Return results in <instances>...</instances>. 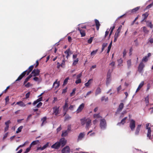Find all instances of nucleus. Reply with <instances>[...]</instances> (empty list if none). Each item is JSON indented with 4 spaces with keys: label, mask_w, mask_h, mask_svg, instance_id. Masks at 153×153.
Wrapping results in <instances>:
<instances>
[{
    "label": "nucleus",
    "mask_w": 153,
    "mask_h": 153,
    "mask_svg": "<svg viewBox=\"0 0 153 153\" xmlns=\"http://www.w3.org/2000/svg\"><path fill=\"white\" fill-rule=\"evenodd\" d=\"M8 135V133H6L4 135V136L3 138V140H4L6 137H7Z\"/></svg>",
    "instance_id": "nucleus-53"
},
{
    "label": "nucleus",
    "mask_w": 153,
    "mask_h": 153,
    "mask_svg": "<svg viewBox=\"0 0 153 153\" xmlns=\"http://www.w3.org/2000/svg\"><path fill=\"white\" fill-rule=\"evenodd\" d=\"M58 142L59 143L60 146L62 148L66 144L67 140L64 138L63 137L60 139Z\"/></svg>",
    "instance_id": "nucleus-5"
},
{
    "label": "nucleus",
    "mask_w": 153,
    "mask_h": 153,
    "mask_svg": "<svg viewBox=\"0 0 153 153\" xmlns=\"http://www.w3.org/2000/svg\"><path fill=\"white\" fill-rule=\"evenodd\" d=\"M97 66L96 65H92L90 68V71H92V70H93V69L95 68H96Z\"/></svg>",
    "instance_id": "nucleus-52"
},
{
    "label": "nucleus",
    "mask_w": 153,
    "mask_h": 153,
    "mask_svg": "<svg viewBox=\"0 0 153 153\" xmlns=\"http://www.w3.org/2000/svg\"><path fill=\"white\" fill-rule=\"evenodd\" d=\"M82 76V73L81 72L79 74L77 75L76 76V78L77 79H80V78Z\"/></svg>",
    "instance_id": "nucleus-54"
},
{
    "label": "nucleus",
    "mask_w": 153,
    "mask_h": 153,
    "mask_svg": "<svg viewBox=\"0 0 153 153\" xmlns=\"http://www.w3.org/2000/svg\"><path fill=\"white\" fill-rule=\"evenodd\" d=\"M95 22L97 30H98L99 29L100 26V22L97 19H95Z\"/></svg>",
    "instance_id": "nucleus-17"
},
{
    "label": "nucleus",
    "mask_w": 153,
    "mask_h": 153,
    "mask_svg": "<svg viewBox=\"0 0 153 153\" xmlns=\"http://www.w3.org/2000/svg\"><path fill=\"white\" fill-rule=\"evenodd\" d=\"M61 152L62 153H69L70 148L68 146H66L62 150Z\"/></svg>",
    "instance_id": "nucleus-10"
},
{
    "label": "nucleus",
    "mask_w": 153,
    "mask_h": 153,
    "mask_svg": "<svg viewBox=\"0 0 153 153\" xmlns=\"http://www.w3.org/2000/svg\"><path fill=\"white\" fill-rule=\"evenodd\" d=\"M127 117H124L123 119L121 121L120 123H118V125L120 124H122L123 125L126 122V120L127 119Z\"/></svg>",
    "instance_id": "nucleus-26"
},
{
    "label": "nucleus",
    "mask_w": 153,
    "mask_h": 153,
    "mask_svg": "<svg viewBox=\"0 0 153 153\" xmlns=\"http://www.w3.org/2000/svg\"><path fill=\"white\" fill-rule=\"evenodd\" d=\"M129 127L131 131H133L134 130L135 127V122L134 120L131 119L130 120Z\"/></svg>",
    "instance_id": "nucleus-4"
},
{
    "label": "nucleus",
    "mask_w": 153,
    "mask_h": 153,
    "mask_svg": "<svg viewBox=\"0 0 153 153\" xmlns=\"http://www.w3.org/2000/svg\"><path fill=\"white\" fill-rule=\"evenodd\" d=\"M23 128V126H20L17 129V130L16 131V133H18L19 132H21L22 130V128Z\"/></svg>",
    "instance_id": "nucleus-33"
},
{
    "label": "nucleus",
    "mask_w": 153,
    "mask_h": 153,
    "mask_svg": "<svg viewBox=\"0 0 153 153\" xmlns=\"http://www.w3.org/2000/svg\"><path fill=\"white\" fill-rule=\"evenodd\" d=\"M30 148H27L26 149L25 151L24 152V153H28L30 151Z\"/></svg>",
    "instance_id": "nucleus-61"
},
{
    "label": "nucleus",
    "mask_w": 153,
    "mask_h": 153,
    "mask_svg": "<svg viewBox=\"0 0 153 153\" xmlns=\"http://www.w3.org/2000/svg\"><path fill=\"white\" fill-rule=\"evenodd\" d=\"M42 148L41 147H38L36 149V151L37 152H38L39 150H43V149H42Z\"/></svg>",
    "instance_id": "nucleus-49"
},
{
    "label": "nucleus",
    "mask_w": 153,
    "mask_h": 153,
    "mask_svg": "<svg viewBox=\"0 0 153 153\" xmlns=\"http://www.w3.org/2000/svg\"><path fill=\"white\" fill-rule=\"evenodd\" d=\"M29 79H30L29 78V77H27L25 79L24 82V84H25L29 80Z\"/></svg>",
    "instance_id": "nucleus-56"
},
{
    "label": "nucleus",
    "mask_w": 153,
    "mask_h": 153,
    "mask_svg": "<svg viewBox=\"0 0 153 153\" xmlns=\"http://www.w3.org/2000/svg\"><path fill=\"white\" fill-rule=\"evenodd\" d=\"M33 80L35 81H38L39 80V78L36 77H35L33 78Z\"/></svg>",
    "instance_id": "nucleus-64"
},
{
    "label": "nucleus",
    "mask_w": 153,
    "mask_h": 153,
    "mask_svg": "<svg viewBox=\"0 0 153 153\" xmlns=\"http://www.w3.org/2000/svg\"><path fill=\"white\" fill-rule=\"evenodd\" d=\"M49 146V143L48 142L47 143L45 144L44 146H43L42 147V149L43 150H44L47 148Z\"/></svg>",
    "instance_id": "nucleus-42"
},
{
    "label": "nucleus",
    "mask_w": 153,
    "mask_h": 153,
    "mask_svg": "<svg viewBox=\"0 0 153 153\" xmlns=\"http://www.w3.org/2000/svg\"><path fill=\"white\" fill-rule=\"evenodd\" d=\"M120 32L117 31L115 33L114 36L118 38L120 36Z\"/></svg>",
    "instance_id": "nucleus-44"
},
{
    "label": "nucleus",
    "mask_w": 153,
    "mask_h": 153,
    "mask_svg": "<svg viewBox=\"0 0 153 153\" xmlns=\"http://www.w3.org/2000/svg\"><path fill=\"white\" fill-rule=\"evenodd\" d=\"M144 84V82L143 81H142L140 83L139 85V86H140L141 87H142Z\"/></svg>",
    "instance_id": "nucleus-60"
},
{
    "label": "nucleus",
    "mask_w": 153,
    "mask_h": 153,
    "mask_svg": "<svg viewBox=\"0 0 153 153\" xmlns=\"http://www.w3.org/2000/svg\"><path fill=\"white\" fill-rule=\"evenodd\" d=\"M68 134V133L67 131H64L62 132L61 135L62 137H65Z\"/></svg>",
    "instance_id": "nucleus-35"
},
{
    "label": "nucleus",
    "mask_w": 153,
    "mask_h": 153,
    "mask_svg": "<svg viewBox=\"0 0 153 153\" xmlns=\"http://www.w3.org/2000/svg\"><path fill=\"white\" fill-rule=\"evenodd\" d=\"M133 51V48L132 47L131 48L129 49V54L130 55H131L132 54V52Z\"/></svg>",
    "instance_id": "nucleus-63"
},
{
    "label": "nucleus",
    "mask_w": 153,
    "mask_h": 153,
    "mask_svg": "<svg viewBox=\"0 0 153 153\" xmlns=\"http://www.w3.org/2000/svg\"><path fill=\"white\" fill-rule=\"evenodd\" d=\"M16 104L18 105L21 107H24L25 106V105L23 102L22 101H20L17 102Z\"/></svg>",
    "instance_id": "nucleus-23"
},
{
    "label": "nucleus",
    "mask_w": 153,
    "mask_h": 153,
    "mask_svg": "<svg viewBox=\"0 0 153 153\" xmlns=\"http://www.w3.org/2000/svg\"><path fill=\"white\" fill-rule=\"evenodd\" d=\"M93 118H102V116L100 115V114H94L93 115Z\"/></svg>",
    "instance_id": "nucleus-25"
},
{
    "label": "nucleus",
    "mask_w": 153,
    "mask_h": 153,
    "mask_svg": "<svg viewBox=\"0 0 153 153\" xmlns=\"http://www.w3.org/2000/svg\"><path fill=\"white\" fill-rule=\"evenodd\" d=\"M76 88H74L72 91V92H71L70 94V96L71 97H72L75 94V91H76Z\"/></svg>",
    "instance_id": "nucleus-37"
},
{
    "label": "nucleus",
    "mask_w": 153,
    "mask_h": 153,
    "mask_svg": "<svg viewBox=\"0 0 153 153\" xmlns=\"http://www.w3.org/2000/svg\"><path fill=\"white\" fill-rule=\"evenodd\" d=\"M123 57H125L126 55V50L125 49L123 51Z\"/></svg>",
    "instance_id": "nucleus-62"
},
{
    "label": "nucleus",
    "mask_w": 153,
    "mask_h": 153,
    "mask_svg": "<svg viewBox=\"0 0 153 153\" xmlns=\"http://www.w3.org/2000/svg\"><path fill=\"white\" fill-rule=\"evenodd\" d=\"M101 92V89L100 87H98L96 90L95 95L96 96L100 94Z\"/></svg>",
    "instance_id": "nucleus-24"
},
{
    "label": "nucleus",
    "mask_w": 153,
    "mask_h": 153,
    "mask_svg": "<svg viewBox=\"0 0 153 153\" xmlns=\"http://www.w3.org/2000/svg\"><path fill=\"white\" fill-rule=\"evenodd\" d=\"M148 60V58L146 56H145L143 57L142 59V61L145 62H147Z\"/></svg>",
    "instance_id": "nucleus-43"
},
{
    "label": "nucleus",
    "mask_w": 153,
    "mask_h": 153,
    "mask_svg": "<svg viewBox=\"0 0 153 153\" xmlns=\"http://www.w3.org/2000/svg\"><path fill=\"white\" fill-rule=\"evenodd\" d=\"M69 79V77H67L64 80L63 84V86H65L67 84Z\"/></svg>",
    "instance_id": "nucleus-32"
},
{
    "label": "nucleus",
    "mask_w": 153,
    "mask_h": 153,
    "mask_svg": "<svg viewBox=\"0 0 153 153\" xmlns=\"http://www.w3.org/2000/svg\"><path fill=\"white\" fill-rule=\"evenodd\" d=\"M40 71L38 69H34L32 72L31 74L33 76H36L39 75Z\"/></svg>",
    "instance_id": "nucleus-11"
},
{
    "label": "nucleus",
    "mask_w": 153,
    "mask_h": 153,
    "mask_svg": "<svg viewBox=\"0 0 153 153\" xmlns=\"http://www.w3.org/2000/svg\"><path fill=\"white\" fill-rule=\"evenodd\" d=\"M127 65L128 68H129L131 66V59L128 60L127 62Z\"/></svg>",
    "instance_id": "nucleus-31"
},
{
    "label": "nucleus",
    "mask_w": 153,
    "mask_h": 153,
    "mask_svg": "<svg viewBox=\"0 0 153 153\" xmlns=\"http://www.w3.org/2000/svg\"><path fill=\"white\" fill-rule=\"evenodd\" d=\"M107 81H106V84L107 85H108L109 84V82H110V81L109 80V77H108V76H107Z\"/></svg>",
    "instance_id": "nucleus-58"
},
{
    "label": "nucleus",
    "mask_w": 153,
    "mask_h": 153,
    "mask_svg": "<svg viewBox=\"0 0 153 153\" xmlns=\"http://www.w3.org/2000/svg\"><path fill=\"white\" fill-rule=\"evenodd\" d=\"M40 101H39V99L38 98L33 103V105H35L38 102H39L36 105V107L37 108H39L42 105V102H40Z\"/></svg>",
    "instance_id": "nucleus-6"
},
{
    "label": "nucleus",
    "mask_w": 153,
    "mask_h": 153,
    "mask_svg": "<svg viewBox=\"0 0 153 153\" xmlns=\"http://www.w3.org/2000/svg\"><path fill=\"white\" fill-rule=\"evenodd\" d=\"M30 94V92H28L26 94L25 98L26 99H27L29 98Z\"/></svg>",
    "instance_id": "nucleus-50"
},
{
    "label": "nucleus",
    "mask_w": 153,
    "mask_h": 153,
    "mask_svg": "<svg viewBox=\"0 0 153 153\" xmlns=\"http://www.w3.org/2000/svg\"><path fill=\"white\" fill-rule=\"evenodd\" d=\"M34 66L33 65H32L29 67L28 68L26 71H24L18 77V78L16 80V82L21 80L26 74L28 75L32 71Z\"/></svg>",
    "instance_id": "nucleus-2"
},
{
    "label": "nucleus",
    "mask_w": 153,
    "mask_h": 153,
    "mask_svg": "<svg viewBox=\"0 0 153 153\" xmlns=\"http://www.w3.org/2000/svg\"><path fill=\"white\" fill-rule=\"evenodd\" d=\"M108 97H105V96H103L102 97L101 99V100L102 101H105V102L108 101Z\"/></svg>",
    "instance_id": "nucleus-34"
},
{
    "label": "nucleus",
    "mask_w": 153,
    "mask_h": 153,
    "mask_svg": "<svg viewBox=\"0 0 153 153\" xmlns=\"http://www.w3.org/2000/svg\"><path fill=\"white\" fill-rule=\"evenodd\" d=\"M81 80L80 79H77L75 81V83L76 84H78L81 83Z\"/></svg>",
    "instance_id": "nucleus-48"
},
{
    "label": "nucleus",
    "mask_w": 153,
    "mask_h": 153,
    "mask_svg": "<svg viewBox=\"0 0 153 153\" xmlns=\"http://www.w3.org/2000/svg\"><path fill=\"white\" fill-rule=\"evenodd\" d=\"M92 80L93 79H89L88 82L85 84V86L86 87H88L89 86L91 83V81H92Z\"/></svg>",
    "instance_id": "nucleus-27"
},
{
    "label": "nucleus",
    "mask_w": 153,
    "mask_h": 153,
    "mask_svg": "<svg viewBox=\"0 0 153 153\" xmlns=\"http://www.w3.org/2000/svg\"><path fill=\"white\" fill-rule=\"evenodd\" d=\"M145 101L146 103L148 104L149 103V95L147 96L145 98Z\"/></svg>",
    "instance_id": "nucleus-45"
},
{
    "label": "nucleus",
    "mask_w": 153,
    "mask_h": 153,
    "mask_svg": "<svg viewBox=\"0 0 153 153\" xmlns=\"http://www.w3.org/2000/svg\"><path fill=\"white\" fill-rule=\"evenodd\" d=\"M68 103H65V105L63 106V110L64 111H65V112L64 113V116L65 115L66 112L68 110Z\"/></svg>",
    "instance_id": "nucleus-16"
},
{
    "label": "nucleus",
    "mask_w": 153,
    "mask_h": 153,
    "mask_svg": "<svg viewBox=\"0 0 153 153\" xmlns=\"http://www.w3.org/2000/svg\"><path fill=\"white\" fill-rule=\"evenodd\" d=\"M151 128H149L148 129V132L147 134V136L148 137L149 139L150 140H151L152 139L151 138Z\"/></svg>",
    "instance_id": "nucleus-21"
},
{
    "label": "nucleus",
    "mask_w": 153,
    "mask_h": 153,
    "mask_svg": "<svg viewBox=\"0 0 153 153\" xmlns=\"http://www.w3.org/2000/svg\"><path fill=\"white\" fill-rule=\"evenodd\" d=\"M66 60L65 59L62 60V63L61 64V66L62 68H64L65 65V62Z\"/></svg>",
    "instance_id": "nucleus-38"
},
{
    "label": "nucleus",
    "mask_w": 153,
    "mask_h": 153,
    "mask_svg": "<svg viewBox=\"0 0 153 153\" xmlns=\"http://www.w3.org/2000/svg\"><path fill=\"white\" fill-rule=\"evenodd\" d=\"M92 41V38H90L88 41V43L89 44H91V43Z\"/></svg>",
    "instance_id": "nucleus-55"
},
{
    "label": "nucleus",
    "mask_w": 153,
    "mask_h": 153,
    "mask_svg": "<svg viewBox=\"0 0 153 153\" xmlns=\"http://www.w3.org/2000/svg\"><path fill=\"white\" fill-rule=\"evenodd\" d=\"M115 62H112L111 63H110V65L112 67H113L115 66Z\"/></svg>",
    "instance_id": "nucleus-59"
},
{
    "label": "nucleus",
    "mask_w": 153,
    "mask_h": 153,
    "mask_svg": "<svg viewBox=\"0 0 153 153\" xmlns=\"http://www.w3.org/2000/svg\"><path fill=\"white\" fill-rule=\"evenodd\" d=\"M149 15V13L148 12H145L142 15V16L143 18V19L142 20V22L144 21L145 19H146Z\"/></svg>",
    "instance_id": "nucleus-18"
},
{
    "label": "nucleus",
    "mask_w": 153,
    "mask_h": 153,
    "mask_svg": "<svg viewBox=\"0 0 153 153\" xmlns=\"http://www.w3.org/2000/svg\"><path fill=\"white\" fill-rule=\"evenodd\" d=\"M71 53V51L69 48L66 50V51L65 52V53L67 55L66 57L67 58V59H68V57L69 56V53Z\"/></svg>",
    "instance_id": "nucleus-20"
},
{
    "label": "nucleus",
    "mask_w": 153,
    "mask_h": 153,
    "mask_svg": "<svg viewBox=\"0 0 153 153\" xmlns=\"http://www.w3.org/2000/svg\"><path fill=\"white\" fill-rule=\"evenodd\" d=\"M85 106V104L84 103H82L78 107V109L76 111V113H78L80 112H81Z\"/></svg>",
    "instance_id": "nucleus-12"
},
{
    "label": "nucleus",
    "mask_w": 153,
    "mask_h": 153,
    "mask_svg": "<svg viewBox=\"0 0 153 153\" xmlns=\"http://www.w3.org/2000/svg\"><path fill=\"white\" fill-rule=\"evenodd\" d=\"M81 123L82 125H84L85 124H86V128L88 130L89 129L90 126L92 125L91 120L89 118H86L84 117L80 119Z\"/></svg>",
    "instance_id": "nucleus-1"
},
{
    "label": "nucleus",
    "mask_w": 153,
    "mask_h": 153,
    "mask_svg": "<svg viewBox=\"0 0 153 153\" xmlns=\"http://www.w3.org/2000/svg\"><path fill=\"white\" fill-rule=\"evenodd\" d=\"M147 22H148V23L147 24L148 26L151 28H152L153 25L152 24V22L147 21Z\"/></svg>",
    "instance_id": "nucleus-39"
},
{
    "label": "nucleus",
    "mask_w": 153,
    "mask_h": 153,
    "mask_svg": "<svg viewBox=\"0 0 153 153\" xmlns=\"http://www.w3.org/2000/svg\"><path fill=\"white\" fill-rule=\"evenodd\" d=\"M98 51V49H96L95 51H93L91 53V56H94L97 53Z\"/></svg>",
    "instance_id": "nucleus-40"
},
{
    "label": "nucleus",
    "mask_w": 153,
    "mask_h": 153,
    "mask_svg": "<svg viewBox=\"0 0 153 153\" xmlns=\"http://www.w3.org/2000/svg\"><path fill=\"white\" fill-rule=\"evenodd\" d=\"M61 129V126L60 125V126L56 129L57 132H59Z\"/></svg>",
    "instance_id": "nucleus-57"
},
{
    "label": "nucleus",
    "mask_w": 153,
    "mask_h": 153,
    "mask_svg": "<svg viewBox=\"0 0 153 153\" xmlns=\"http://www.w3.org/2000/svg\"><path fill=\"white\" fill-rule=\"evenodd\" d=\"M47 117H44L41 119V121H42V123L41 124V126H43L44 124L47 123L46 121Z\"/></svg>",
    "instance_id": "nucleus-22"
},
{
    "label": "nucleus",
    "mask_w": 153,
    "mask_h": 153,
    "mask_svg": "<svg viewBox=\"0 0 153 153\" xmlns=\"http://www.w3.org/2000/svg\"><path fill=\"white\" fill-rule=\"evenodd\" d=\"M140 7H137L131 10V12L132 13H134L140 9Z\"/></svg>",
    "instance_id": "nucleus-29"
},
{
    "label": "nucleus",
    "mask_w": 153,
    "mask_h": 153,
    "mask_svg": "<svg viewBox=\"0 0 153 153\" xmlns=\"http://www.w3.org/2000/svg\"><path fill=\"white\" fill-rule=\"evenodd\" d=\"M59 86V83H58L56 81L55 82L53 85V87H54L55 88H58Z\"/></svg>",
    "instance_id": "nucleus-28"
},
{
    "label": "nucleus",
    "mask_w": 153,
    "mask_h": 153,
    "mask_svg": "<svg viewBox=\"0 0 153 153\" xmlns=\"http://www.w3.org/2000/svg\"><path fill=\"white\" fill-rule=\"evenodd\" d=\"M100 126L101 129H105L107 126V123L104 119L100 120Z\"/></svg>",
    "instance_id": "nucleus-3"
},
{
    "label": "nucleus",
    "mask_w": 153,
    "mask_h": 153,
    "mask_svg": "<svg viewBox=\"0 0 153 153\" xmlns=\"http://www.w3.org/2000/svg\"><path fill=\"white\" fill-rule=\"evenodd\" d=\"M115 28V26L114 25L113 27L111 28V30L110 33L109 34V36H111V34H112V33L113 32V31L114 30V29Z\"/></svg>",
    "instance_id": "nucleus-41"
},
{
    "label": "nucleus",
    "mask_w": 153,
    "mask_h": 153,
    "mask_svg": "<svg viewBox=\"0 0 153 153\" xmlns=\"http://www.w3.org/2000/svg\"><path fill=\"white\" fill-rule=\"evenodd\" d=\"M11 123L10 121L9 120L5 122V125L6 126L9 127V124Z\"/></svg>",
    "instance_id": "nucleus-47"
},
{
    "label": "nucleus",
    "mask_w": 153,
    "mask_h": 153,
    "mask_svg": "<svg viewBox=\"0 0 153 153\" xmlns=\"http://www.w3.org/2000/svg\"><path fill=\"white\" fill-rule=\"evenodd\" d=\"M141 126V125H139L137 126L135 132V134L136 135H137L138 134L140 130V128Z\"/></svg>",
    "instance_id": "nucleus-19"
},
{
    "label": "nucleus",
    "mask_w": 153,
    "mask_h": 153,
    "mask_svg": "<svg viewBox=\"0 0 153 153\" xmlns=\"http://www.w3.org/2000/svg\"><path fill=\"white\" fill-rule=\"evenodd\" d=\"M39 140H36L33 141L31 143V145H35L39 143Z\"/></svg>",
    "instance_id": "nucleus-36"
},
{
    "label": "nucleus",
    "mask_w": 153,
    "mask_h": 153,
    "mask_svg": "<svg viewBox=\"0 0 153 153\" xmlns=\"http://www.w3.org/2000/svg\"><path fill=\"white\" fill-rule=\"evenodd\" d=\"M71 118V117L69 116V115H66L65 117V120H68L69 119H70Z\"/></svg>",
    "instance_id": "nucleus-51"
},
{
    "label": "nucleus",
    "mask_w": 153,
    "mask_h": 153,
    "mask_svg": "<svg viewBox=\"0 0 153 153\" xmlns=\"http://www.w3.org/2000/svg\"><path fill=\"white\" fill-rule=\"evenodd\" d=\"M59 107L55 106L53 108V113L55 115H57L59 114Z\"/></svg>",
    "instance_id": "nucleus-9"
},
{
    "label": "nucleus",
    "mask_w": 153,
    "mask_h": 153,
    "mask_svg": "<svg viewBox=\"0 0 153 153\" xmlns=\"http://www.w3.org/2000/svg\"><path fill=\"white\" fill-rule=\"evenodd\" d=\"M60 146L59 143L57 141L53 144L51 146V148L52 149H58L60 147Z\"/></svg>",
    "instance_id": "nucleus-8"
},
{
    "label": "nucleus",
    "mask_w": 153,
    "mask_h": 153,
    "mask_svg": "<svg viewBox=\"0 0 153 153\" xmlns=\"http://www.w3.org/2000/svg\"><path fill=\"white\" fill-rule=\"evenodd\" d=\"M79 61L78 59L77 58L76 60H74L73 63V65H75Z\"/></svg>",
    "instance_id": "nucleus-46"
},
{
    "label": "nucleus",
    "mask_w": 153,
    "mask_h": 153,
    "mask_svg": "<svg viewBox=\"0 0 153 153\" xmlns=\"http://www.w3.org/2000/svg\"><path fill=\"white\" fill-rule=\"evenodd\" d=\"M124 107V104L123 103H121L119 105L118 108L117 112H119L121 111L123 109V108Z\"/></svg>",
    "instance_id": "nucleus-15"
},
{
    "label": "nucleus",
    "mask_w": 153,
    "mask_h": 153,
    "mask_svg": "<svg viewBox=\"0 0 153 153\" xmlns=\"http://www.w3.org/2000/svg\"><path fill=\"white\" fill-rule=\"evenodd\" d=\"M143 31L146 34H148L149 32V30H148L147 28L145 27H143Z\"/></svg>",
    "instance_id": "nucleus-30"
},
{
    "label": "nucleus",
    "mask_w": 153,
    "mask_h": 153,
    "mask_svg": "<svg viewBox=\"0 0 153 153\" xmlns=\"http://www.w3.org/2000/svg\"><path fill=\"white\" fill-rule=\"evenodd\" d=\"M78 30L79 33H80L81 37H84L86 35L85 32V31L82 29H81L79 28L78 29Z\"/></svg>",
    "instance_id": "nucleus-13"
},
{
    "label": "nucleus",
    "mask_w": 153,
    "mask_h": 153,
    "mask_svg": "<svg viewBox=\"0 0 153 153\" xmlns=\"http://www.w3.org/2000/svg\"><path fill=\"white\" fill-rule=\"evenodd\" d=\"M85 135L84 132L81 133L78 136L77 138V141L81 140L84 137Z\"/></svg>",
    "instance_id": "nucleus-14"
},
{
    "label": "nucleus",
    "mask_w": 153,
    "mask_h": 153,
    "mask_svg": "<svg viewBox=\"0 0 153 153\" xmlns=\"http://www.w3.org/2000/svg\"><path fill=\"white\" fill-rule=\"evenodd\" d=\"M144 66V64L142 62H140L138 68V71L140 73L142 71Z\"/></svg>",
    "instance_id": "nucleus-7"
}]
</instances>
